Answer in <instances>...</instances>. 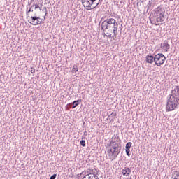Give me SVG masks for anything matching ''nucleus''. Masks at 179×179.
Returning a JSON list of instances; mask_svg holds the SVG:
<instances>
[{
	"label": "nucleus",
	"mask_w": 179,
	"mask_h": 179,
	"mask_svg": "<svg viewBox=\"0 0 179 179\" xmlns=\"http://www.w3.org/2000/svg\"><path fill=\"white\" fill-rule=\"evenodd\" d=\"M101 30L104 31V37L114 38V36L118 34V23L113 18H108L101 23Z\"/></svg>",
	"instance_id": "obj_1"
},
{
	"label": "nucleus",
	"mask_w": 179,
	"mask_h": 179,
	"mask_svg": "<svg viewBox=\"0 0 179 179\" xmlns=\"http://www.w3.org/2000/svg\"><path fill=\"white\" fill-rule=\"evenodd\" d=\"M179 104V85H174L171 90L169 99L167 101L166 111H174Z\"/></svg>",
	"instance_id": "obj_2"
},
{
	"label": "nucleus",
	"mask_w": 179,
	"mask_h": 179,
	"mask_svg": "<svg viewBox=\"0 0 179 179\" xmlns=\"http://www.w3.org/2000/svg\"><path fill=\"white\" fill-rule=\"evenodd\" d=\"M109 146H110L111 148L107 150L108 156H112L113 159H117L121 152V143H115V144H113L112 145Z\"/></svg>",
	"instance_id": "obj_3"
},
{
	"label": "nucleus",
	"mask_w": 179,
	"mask_h": 179,
	"mask_svg": "<svg viewBox=\"0 0 179 179\" xmlns=\"http://www.w3.org/2000/svg\"><path fill=\"white\" fill-rule=\"evenodd\" d=\"M164 13H166L164 8L160 7L156 8L154 13V16L156 17V20L154 21L155 26H159V24H160L159 22L164 20Z\"/></svg>",
	"instance_id": "obj_4"
},
{
	"label": "nucleus",
	"mask_w": 179,
	"mask_h": 179,
	"mask_svg": "<svg viewBox=\"0 0 179 179\" xmlns=\"http://www.w3.org/2000/svg\"><path fill=\"white\" fill-rule=\"evenodd\" d=\"M164 61H166V56L162 53H158L155 55V64L157 66H162L164 64Z\"/></svg>",
	"instance_id": "obj_5"
},
{
	"label": "nucleus",
	"mask_w": 179,
	"mask_h": 179,
	"mask_svg": "<svg viewBox=\"0 0 179 179\" xmlns=\"http://www.w3.org/2000/svg\"><path fill=\"white\" fill-rule=\"evenodd\" d=\"M40 19H41L40 17L36 15L31 16L30 20H29V23H30V24H36V23L41 22Z\"/></svg>",
	"instance_id": "obj_6"
},
{
	"label": "nucleus",
	"mask_w": 179,
	"mask_h": 179,
	"mask_svg": "<svg viewBox=\"0 0 179 179\" xmlns=\"http://www.w3.org/2000/svg\"><path fill=\"white\" fill-rule=\"evenodd\" d=\"M145 61L148 64H153V62H155V56L152 55H148L145 57Z\"/></svg>",
	"instance_id": "obj_7"
},
{
	"label": "nucleus",
	"mask_w": 179,
	"mask_h": 179,
	"mask_svg": "<svg viewBox=\"0 0 179 179\" xmlns=\"http://www.w3.org/2000/svg\"><path fill=\"white\" fill-rule=\"evenodd\" d=\"M131 169H129V167L126 166L122 169L123 176H129V174H131Z\"/></svg>",
	"instance_id": "obj_8"
},
{
	"label": "nucleus",
	"mask_w": 179,
	"mask_h": 179,
	"mask_svg": "<svg viewBox=\"0 0 179 179\" xmlns=\"http://www.w3.org/2000/svg\"><path fill=\"white\" fill-rule=\"evenodd\" d=\"M162 48L164 51H169L170 50V45L169 43H167V41H164L162 44Z\"/></svg>",
	"instance_id": "obj_9"
},
{
	"label": "nucleus",
	"mask_w": 179,
	"mask_h": 179,
	"mask_svg": "<svg viewBox=\"0 0 179 179\" xmlns=\"http://www.w3.org/2000/svg\"><path fill=\"white\" fill-rule=\"evenodd\" d=\"M82 101V99H78L76 101H74L72 103V108H76V107H78V106H79V103Z\"/></svg>",
	"instance_id": "obj_10"
},
{
	"label": "nucleus",
	"mask_w": 179,
	"mask_h": 179,
	"mask_svg": "<svg viewBox=\"0 0 179 179\" xmlns=\"http://www.w3.org/2000/svg\"><path fill=\"white\" fill-rule=\"evenodd\" d=\"M115 143H117V141L115 140V136H113L112 137V138L110 140V143H109L108 146H111L113 145H115Z\"/></svg>",
	"instance_id": "obj_11"
},
{
	"label": "nucleus",
	"mask_w": 179,
	"mask_h": 179,
	"mask_svg": "<svg viewBox=\"0 0 179 179\" xmlns=\"http://www.w3.org/2000/svg\"><path fill=\"white\" fill-rule=\"evenodd\" d=\"M40 20L41 21H38V22L33 24V26H37L38 24H41V23H44V21L45 20V16H44L42 19L41 18Z\"/></svg>",
	"instance_id": "obj_12"
},
{
	"label": "nucleus",
	"mask_w": 179,
	"mask_h": 179,
	"mask_svg": "<svg viewBox=\"0 0 179 179\" xmlns=\"http://www.w3.org/2000/svg\"><path fill=\"white\" fill-rule=\"evenodd\" d=\"M131 146H132V143L131 142L127 143L125 146V150H131Z\"/></svg>",
	"instance_id": "obj_13"
},
{
	"label": "nucleus",
	"mask_w": 179,
	"mask_h": 179,
	"mask_svg": "<svg viewBox=\"0 0 179 179\" xmlns=\"http://www.w3.org/2000/svg\"><path fill=\"white\" fill-rule=\"evenodd\" d=\"M85 3H87L86 8H92V1L90 0H85Z\"/></svg>",
	"instance_id": "obj_14"
},
{
	"label": "nucleus",
	"mask_w": 179,
	"mask_h": 179,
	"mask_svg": "<svg viewBox=\"0 0 179 179\" xmlns=\"http://www.w3.org/2000/svg\"><path fill=\"white\" fill-rule=\"evenodd\" d=\"M33 8H34V4H33V5L29 8V9L27 11V13H26L27 16H29V13H30V12H34Z\"/></svg>",
	"instance_id": "obj_15"
},
{
	"label": "nucleus",
	"mask_w": 179,
	"mask_h": 179,
	"mask_svg": "<svg viewBox=\"0 0 179 179\" xmlns=\"http://www.w3.org/2000/svg\"><path fill=\"white\" fill-rule=\"evenodd\" d=\"M78 66L74 65L73 67V69H72L71 72H72L73 73H76V72H78Z\"/></svg>",
	"instance_id": "obj_16"
},
{
	"label": "nucleus",
	"mask_w": 179,
	"mask_h": 179,
	"mask_svg": "<svg viewBox=\"0 0 179 179\" xmlns=\"http://www.w3.org/2000/svg\"><path fill=\"white\" fill-rule=\"evenodd\" d=\"M115 139L116 140L117 143H121V138H120V136L117 135H114Z\"/></svg>",
	"instance_id": "obj_17"
},
{
	"label": "nucleus",
	"mask_w": 179,
	"mask_h": 179,
	"mask_svg": "<svg viewBox=\"0 0 179 179\" xmlns=\"http://www.w3.org/2000/svg\"><path fill=\"white\" fill-rule=\"evenodd\" d=\"M80 145L81 146H83V148H85V146H86V141H85V140H81V141H80Z\"/></svg>",
	"instance_id": "obj_18"
},
{
	"label": "nucleus",
	"mask_w": 179,
	"mask_h": 179,
	"mask_svg": "<svg viewBox=\"0 0 179 179\" xmlns=\"http://www.w3.org/2000/svg\"><path fill=\"white\" fill-rule=\"evenodd\" d=\"M110 117H111V118H115V117H117V113H115V112L112 113L108 116V118H110Z\"/></svg>",
	"instance_id": "obj_19"
},
{
	"label": "nucleus",
	"mask_w": 179,
	"mask_h": 179,
	"mask_svg": "<svg viewBox=\"0 0 179 179\" xmlns=\"http://www.w3.org/2000/svg\"><path fill=\"white\" fill-rule=\"evenodd\" d=\"M173 179H179V171H176V173H175V177Z\"/></svg>",
	"instance_id": "obj_20"
},
{
	"label": "nucleus",
	"mask_w": 179,
	"mask_h": 179,
	"mask_svg": "<svg viewBox=\"0 0 179 179\" xmlns=\"http://www.w3.org/2000/svg\"><path fill=\"white\" fill-rule=\"evenodd\" d=\"M126 152V155L129 157V156H131V153H129V152H131V150H125Z\"/></svg>",
	"instance_id": "obj_21"
},
{
	"label": "nucleus",
	"mask_w": 179,
	"mask_h": 179,
	"mask_svg": "<svg viewBox=\"0 0 179 179\" xmlns=\"http://www.w3.org/2000/svg\"><path fill=\"white\" fill-rule=\"evenodd\" d=\"M55 178H57V174L56 173L53 174L50 178V179H55Z\"/></svg>",
	"instance_id": "obj_22"
},
{
	"label": "nucleus",
	"mask_w": 179,
	"mask_h": 179,
	"mask_svg": "<svg viewBox=\"0 0 179 179\" xmlns=\"http://www.w3.org/2000/svg\"><path fill=\"white\" fill-rule=\"evenodd\" d=\"M31 73H34V72H36V69L34 68H31V71H30Z\"/></svg>",
	"instance_id": "obj_23"
},
{
	"label": "nucleus",
	"mask_w": 179,
	"mask_h": 179,
	"mask_svg": "<svg viewBox=\"0 0 179 179\" xmlns=\"http://www.w3.org/2000/svg\"><path fill=\"white\" fill-rule=\"evenodd\" d=\"M43 9H45V16H47V15L48 14V11H47V7H43Z\"/></svg>",
	"instance_id": "obj_24"
},
{
	"label": "nucleus",
	"mask_w": 179,
	"mask_h": 179,
	"mask_svg": "<svg viewBox=\"0 0 179 179\" xmlns=\"http://www.w3.org/2000/svg\"><path fill=\"white\" fill-rule=\"evenodd\" d=\"M67 107H68L69 108H72V103L67 104Z\"/></svg>",
	"instance_id": "obj_25"
},
{
	"label": "nucleus",
	"mask_w": 179,
	"mask_h": 179,
	"mask_svg": "<svg viewBox=\"0 0 179 179\" xmlns=\"http://www.w3.org/2000/svg\"><path fill=\"white\" fill-rule=\"evenodd\" d=\"M100 3V2L97 3L96 5L95 6H93L92 8V9H94V8H97V6H99V4Z\"/></svg>",
	"instance_id": "obj_26"
},
{
	"label": "nucleus",
	"mask_w": 179,
	"mask_h": 179,
	"mask_svg": "<svg viewBox=\"0 0 179 179\" xmlns=\"http://www.w3.org/2000/svg\"><path fill=\"white\" fill-rule=\"evenodd\" d=\"M38 8H40V6L38 4H36L34 9H38Z\"/></svg>",
	"instance_id": "obj_27"
},
{
	"label": "nucleus",
	"mask_w": 179,
	"mask_h": 179,
	"mask_svg": "<svg viewBox=\"0 0 179 179\" xmlns=\"http://www.w3.org/2000/svg\"><path fill=\"white\" fill-rule=\"evenodd\" d=\"M148 8H150V6H152V2L149 1V3H148Z\"/></svg>",
	"instance_id": "obj_28"
},
{
	"label": "nucleus",
	"mask_w": 179,
	"mask_h": 179,
	"mask_svg": "<svg viewBox=\"0 0 179 179\" xmlns=\"http://www.w3.org/2000/svg\"><path fill=\"white\" fill-rule=\"evenodd\" d=\"M81 2L83 3H83H86V0H81Z\"/></svg>",
	"instance_id": "obj_29"
},
{
	"label": "nucleus",
	"mask_w": 179,
	"mask_h": 179,
	"mask_svg": "<svg viewBox=\"0 0 179 179\" xmlns=\"http://www.w3.org/2000/svg\"><path fill=\"white\" fill-rule=\"evenodd\" d=\"M91 1V3H94L96 2V0H90Z\"/></svg>",
	"instance_id": "obj_30"
},
{
	"label": "nucleus",
	"mask_w": 179,
	"mask_h": 179,
	"mask_svg": "<svg viewBox=\"0 0 179 179\" xmlns=\"http://www.w3.org/2000/svg\"><path fill=\"white\" fill-rule=\"evenodd\" d=\"M84 136H87V131L84 132Z\"/></svg>",
	"instance_id": "obj_31"
},
{
	"label": "nucleus",
	"mask_w": 179,
	"mask_h": 179,
	"mask_svg": "<svg viewBox=\"0 0 179 179\" xmlns=\"http://www.w3.org/2000/svg\"><path fill=\"white\" fill-rule=\"evenodd\" d=\"M39 8V10H41V7H38Z\"/></svg>",
	"instance_id": "obj_32"
},
{
	"label": "nucleus",
	"mask_w": 179,
	"mask_h": 179,
	"mask_svg": "<svg viewBox=\"0 0 179 179\" xmlns=\"http://www.w3.org/2000/svg\"><path fill=\"white\" fill-rule=\"evenodd\" d=\"M101 1H103V0H99V2H101Z\"/></svg>",
	"instance_id": "obj_33"
},
{
	"label": "nucleus",
	"mask_w": 179,
	"mask_h": 179,
	"mask_svg": "<svg viewBox=\"0 0 179 179\" xmlns=\"http://www.w3.org/2000/svg\"><path fill=\"white\" fill-rule=\"evenodd\" d=\"M92 173H95V172H94V171L92 170Z\"/></svg>",
	"instance_id": "obj_34"
},
{
	"label": "nucleus",
	"mask_w": 179,
	"mask_h": 179,
	"mask_svg": "<svg viewBox=\"0 0 179 179\" xmlns=\"http://www.w3.org/2000/svg\"><path fill=\"white\" fill-rule=\"evenodd\" d=\"M87 10H90V9H89V8H87Z\"/></svg>",
	"instance_id": "obj_35"
},
{
	"label": "nucleus",
	"mask_w": 179,
	"mask_h": 179,
	"mask_svg": "<svg viewBox=\"0 0 179 179\" xmlns=\"http://www.w3.org/2000/svg\"><path fill=\"white\" fill-rule=\"evenodd\" d=\"M85 122H83V125H85Z\"/></svg>",
	"instance_id": "obj_36"
},
{
	"label": "nucleus",
	"mask_w": 179,
	"mask_h": 179,
	"mask_svg": "<svg viewBox=\"0 0 179 179\" xmlns=\"http://www.w3.org/2000/svg\"><path fill=\"white\" fill-rule=\"evenodd\" d=\"M43 10H45V9L43 8Z\"/></svg>",
	"instance_id": "obj_37"
},
{
	"label": "nucleus",
	"mask_w": 179,
	"mask_h": 179,
	"mask_svg": "<svg viewBox=\"0 0 179 179\" xmlns=\"http://www.w3.org/2000/svg\"><path fill=\"white\" fill-rule=\"evenodd\" d=\"M86 138L85 137H83V139H85Z\"/></svg>",
	"instance_id": "obj_38"
},
{
	"label": "nucleus",
	"mask_w": 179,
	"mask_h": 179,
	"mask_svg": "<svg viewBox=\"0 0 179 179\" xmlns=\"http://www.w3.org/2000/svg\"><path fill=\"white\" fill-rule=\"evenodd\" d=\"M94 170H95L96 171H97V169H95Z\"/></svg>",
	"instance_id": "obj_39"
},
{
	"label": "nucleus",
	"mask_w": 179,
	"mask_h": 179,
	"mask_svg": "<svg viewBox=\"0 0 179 179\" xmlns=\"http://www.w3.org/2000/svg\"><path fill=\"white\" fill-rule=\"evenodd\" d=\"M28 6H30V4H28Z\"/></svg>",
	"instance_id": "obj_40"
},
{
	"label": "nucleus",
	"mask_w": 179,
	"mask_h": 179,
	"mask_svg": "<svg viewBox=\"0 0 179 179\" xmlns=\"http://www.w3.org/2000/svg\"><path fill=\"white\" fill-rule=\"evenodd\" d=\"M130 179H132V177H130Z\"/></svg>",
	"instance_id": "obj_41"
},
{
	"label": "nucleus",
	"mask_w": 179,
	"mask_h": 179,
	"mask_svg": "<svg viewBox=\"0 0 179 179\" xmlns=\"http://www.w3.org/2000/svg\"><path fill=\"white\" fill-rule=\"evenodd\" d=\"M34 16H36V13L34 14Z\"/></svg>",
	"instance_id": "obj_42"
}]
</instances>
